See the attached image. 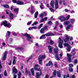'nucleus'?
<instances>
[{
  "label": "nucleus",
  "mask_w": 78,
  "mask_h": 78,
  "mask_svg": "<svg viewBox=\"0 0 78 78\" xmlns=\"http://www.w3.org/2000/svg\"><path fill=\"white\" fill-rule=\"evenodd\" d=\"M46 56L45 55H40L38 57V59L39 61V63L40 64H41L42 63V59H45V58Z\"/></svg>",
  "instance_id": "1"
},
{
  "label": "nucleus",
  "mask_w": 78,
  "mask_h": 78,
  "mask_svg": "<svg viewBox=\"0 0 78 78\" xmlns=\"http://www.w3.org/2000/svg\"><path fill=\"white\" fill-rule=\"evenodd\" d=\"M59 40L58 41L59 43L58 47L60 48H62L63 46H62V43H63V41L62 40L61 38L60 37L59 38Z\"/></svg>",
  "instance_id": "2"
},
{
  "label": "nucleus",
  "mask_w": 78,
  "mask_h": 78,
  "mask_svg": "<svg viewBox=\"0 0 78 78\" xmlns=\"http://www.w3.org/2000/svg\"><path fill=\"white\" fill-rule=\"evenodd\" d=\"M7 22L6 21H5L3 22L2 24H1V25H4V26L7 27L8 28H10L11 27V26L10 24H8L7 23Z\"/></svg>",
  "instance_id": "3"
},
{
  "label": "nucleus",
  "mask_w": 78,
  "mask_h": 78,
  "mask_svg": "<svg viewBox=\"0 0 78 78\" xmlns=\"http://www.w3.org/2000/svg\"><path fill=\"white\" fill-rule=\"evenodd\" d=\"M64 47H66L67 48H68L67 50L69 51H70V50H71V48H72V47H71V46H70V45L68 44H66V43H64Z\"/></svg>",
  "instance_id": "4"
},
{
  "label": "nucleus",
  "mask_w": 78,
  "mask_h": 78,
  "mask_svg": "<svg viewBox=\"0 0 78 78\" xmlns=\"http://www.w3.org/2000/svg\"><path fill=\"white\" fill-rule=\"evenodd\" d=\"M67 55L68 56V58H67V60L69 62H72V60H71V57L72 55V54L70 55L69 53H67Z\"/></svg>",
  "instance_id": "5"
},
{
  "label": "nucleus",
  "mask_w": 78,
  "mask_h": 78,
  "mask_svg": "<svg viewBox=\"0 0 78 78\" xmlns=\"http://www.w3.org/2000/svg\"><path fill=\"white\" fill-rule=\"evenodd\" d=\"M34 69L35 70H37V71H40V72L42 71L41 69H40V66L37 64L35 65Z\"/></svg>",
  "instance_id": "6"
},
{
  "label": "nucleus",
  "mask_w": 78,
  "mask_h": 78,
  "mask_svg": "<svg viewBox=\"0 0 78 78\" xmlns=\"http://www.w3.org/2000/svg\"><path fill=\"white\" fill-rule=\"evenodd\" d=\"M58 19L60 20L61 22H64L66 20V18H65L64 16L62 15L58 17Z\"/></svg>",
  "instance_id": "7"
},
{
  "label": "nucleus",
  "mask_w": 78,
  "mask_h": 78,
  "mask_svg": "<svg viewBox=\"0 0 78 78\" xmlns=\"http://www.w3.org/2000/svg\"><path fill=\"white\" fill-rule=\"evenodd\" d=\"M12 72L13 74H16V73H17V72H18L17 69H16V67L15 66L13 67V68L12 69Z\"/></svg>",
  "instance_id": "8"
},
{
  "label": "nucleus",
  "mask_w": 78,
  "mask_h": 78,
  "mask_svg": "<svg viewBox=\"0 0 78 78\" xmlns=\"http://www.w3.org/2000/svg\"><path fill=\"white\" fill-rule=\"evenodd\" d=\"M40 73L39 74V73H38V72H36V78H40V76H41V75H42V71H40Z\"/></svg>",
  "instance_id": "9"
},
{
  "label": "nucleus",
  "mask_w": 78,
  "mask_h": 78,
  "mask_svg": "<svg viewBox=\"0 0 78 78\" xmlns=\"http://www.w3.org/2000/svg\"><path fill=\"white\" fill-rule=\"evenodd\" d=\"M23 35L25 36H26L27 40L28 41H29V40H30L31 39V37L30 36L27 34H24Z\"/></svg>",
  "instance_id": "10"
},
{
  "label": "nucleus",
  "mask_w": 78,
  "mask_h": 78,
  "mask_svg": "<svg viewBox=\"0 0 78 78\" xmlns=\"http://www.w3.org/2000/svg\"><path fill=\"white\" fill-rule=\"evenodd\" d=\"M58 0H55V8L57 9L58 8L59 6H58Z\"/></svg>",
  "instance_id": "11"
},
{
  "label": "nucleus",
  "mask_w": 78,
  "mask_h": 78,
  "mask_svg": "<svg viewBox=\"0 0 78 78\" xmlns=\"http://www.w3.org/2000/svg\"><path fill=\"white\" fill-rule=\"evenodd\" d=\"M7 53H8V52L7 51H6L5 52L4 54V55L2 57V60L3 61H5L6 59V55H7Z\"/></svg>",
  "instance_id": "12"
},
{
  "label": "nucleus",
  "mask_w": 78,
  "mask_h": 78,
  "mask_svg": "<svg viewBox=\"0 0 78 78\" xmlns=\"http://www.w3.org/2000/svg\"><path fill=\"white\" fill-rule=\"evenodd\" d=\"M48 47L49 50V53H52V47H51V46L50 45L48 46Z\"/></svg>",
  "instance_id": "13"
},
{
  "label": "nucleus",
  "mask_w": 78,
  "mask_h": 78,
  "mask_svg": "<svg viewBox=\"0 0 78 78\" xmlns=\"http://www.w3.org/2000/svg\"><path fill=\"white\" fill-rule=\"evenodd\" d=\"M46 36L45 34H44L41 35V36L40 37V39H46Z\"/></svg>",
  "instance_id": "14"
},
{
  "label": "nucleus",
  "mask_w": 78,
  "mask_h": 78,
  "mask_svg": "<svg viewBox=\"0 0 78 78\" xmlns=\"http://www.w3.org/2000/svg\"><path fill=\"white\" fill-rule=\"evenodd\" d=\"M53 76H51V77L50 78H53V77H55L56 75V70H54V72L53 73Z\"/></svg>",
  "instance_id": "15"
},
{
  "label": "nucleus",
  "mask_w": 78,
  "mask_h": 78,
  "mask_svg": "<svg viewBox=\"0 0 78 78\" xmlns=\"http://www.w3.org/2000/svg\"><path fill=\"white\" fill-rule=\"evenodd\" d=\"M53 63L51 61H49L48 63L46 64V66L47 67V66H52Z\"/></svg>",
  "instance_id": "16"
},
{
  "label": "nucleus",
  "mask_w": 78,
  "mask_h": 78,
  "mask_svg": "<svg viewBox=\"0 0 78 78\" xmlns=\"http://www.w3.org/2000/svg\"><path fill=\"white\" fill-rule=\"evenodd\" d=\"M48 43L49 45H53V44H54V42H53V41H52L51 40H50L48 42Z\"/></svg>",
  "instance_id": "17"
},
{
  "label": "nucleus",
  "mask_w": 78,
  "mask_h": 78,
  "mask_svg": "<svg viewBox=\"0 0 78 78\" xmlns=\"http://www.w3.org/2000/svg\"><path fill=\"white\" fill-rule=\"evenodd\" d=\"M46 36H54V34H53L52 33H49L48 34H45Z\"/></svg>",
  "instance_id": "18"
},
{
  "label": "nucleus",
  "mask_w": 78,
  "mask_h": 78,
  "mask_svg": "<svg viewBox=\"0 0 78 78\" xmlns=\"http://www.w3.org/2000/svg\"><path fill=\"white\" fill-rule=\"evenodd\" d=\"M54 3H55V2L54 1L52 0L51 1V2L50 4V5L51 6L52 8H54Z\"/></svg>",
  "instance_id": "19"
},
{
  "label": "nucleus",
  "mask_w": 78,
  "mask_h": 78,
  "mask_svg": "<svg viewBox=\"0 0 78 78\" xmlns=\"http://www.w3.org/2000/svg\"><path fill=\"white\" fill-rule=\"evenodd\" d=\"M48 19V18L47 17H45L44 18L42 19V20H40V22H44V21H46Z\"/></svg>",
  "instance_id": "20"
},
{
  "label": "nucleus",
  "mask_w": 78,
  "mask_h": 78,
  "mask_svg": "<svg viewBox=\"0 0 78 78\" xmlns=\"http://www.w3.org/2000/svg\"><path fill=\"white\" fill-rule=\"evenodd\" d=\"M16 3L18 4V5H23V2H22L19 1H18Z\"/></svg>",
  "instance_id": "21"
},
{
  "label": "nucleus",
  "mask_w": 78,
  "mask_h": 78,
  "mask_svg": "<svg viewBox=\"0 0 78 78\" xmlns=\"http://www.w3.org/2000/svg\"><path fill=\"white\" fill-rule=\"evenodd\" d=\"M57 74L58 75V76L59 78H61V73L59 71H57Z\"/></svg>",
  "instance_id": "22"
},
{
  "label": "nucleus",
  "mask_w": 78,
  "mask_h": 78,
  "mask_svg": "<svg viewBox=\"0 0 78 78\" xmlns=\"http://www.w3.org/2000/svg\"><path fill=\"white\" fill-rule=\"evenodd\" d=\"M40 8L41 9H44V6L43 5V3H41V5H40Z\"/></svg>",
  "instance_id": "23"
},
{
  "label": "nucleus",
  "mask_w": 78,
  "mask_h": 78,
  "mask_svg": "<svg viewBox=\"0 0 78 78\" xmlns=\"http://www.w3.org/2000/svg\"><path fill=\"white\" fill-rule=\"evenodd\" d=\"M55 53H58V51H59L58 48H55L54 50Z\"/></svg>",
  "instance_id": "24"
},
{
  "label": "nucleus",
  "mask_w": 78,
  "mask_h": 78,
  "mask_svg": "<svg viewBox=\"0 0 78 78\" xmlns=\"http://www.w3.org/2000/svg\"><path fill=\"white\" fill-rule=\"evenodd\" d=\"M48 26L46 25L44 28H43V29L44 30L48 31Z\"/></svg>",
  "instance_id": "25"
},
{
  "label": "nucleus",
  "mask_w": 78,
  "mask_h": 78,
  "mask_svg": "<svg viewBox=\"0 0 78 78\" xmlns=\"http://www.w3.org/2000/svg\"><path fill=\"white\" fill-rule=\"evenodd\" d=\"M38 12H36L34 14V17L35 19H36L37 17V16H38Z\"/></svg>",
  "instance_id": "26"
},
{
  "label": "nucleus",
  "mask_w": 78,
  "mask_h": 78,
  "mask_svg": "<svg viewBox=\"0 0 78 78\" xmlns=\"http://www.w3.org/2000/svg\"><path fill=\"white\" fill-rule=\"evenodd\" d=\"M75 19H70V22L71 23H72L73 24V23L75 22Z\"/></svg>",
  "instance_id": "27"
},
{
  "label": "nucleus",
  "mask_w": 78,
  "mask_h": 78,
  "mask_svg": "<svg viewBox=\"0 0 78 78\" xmlns=\"http://www.w3.org/2000/svg\"><path fill=\"white\" fill-rule=\"evenodd\" d=\"M71 26H72V25H71V24H70L66 28V30H69V29H70V28L71 27Z\"/></svg>",
  "instance_id": "28"
},
{
  "label": "nucleus",
  "mask_w": 78,
  "mask_h": 78,
  "mask_svg": "<svg viewBox=\"0 0 78 78\" xmlns=\"http://www.w3.org/2000/svg\"><path fill=\"white\" fill-rule=\"evenodd\" d=\"M13 16H14V15L10 13L9 14V16L10 17V18L11 19H13Z\"/></svg>",
  "instance_id": "29"
},
{
  "label": "nucleus",
  "mask_w": 78,
  "mask_h": 78,
  "mask_svg": "<svg viewBox=\"0 0 78 78\" xmlns=\"http://www.w3.org/2000/svg\"><path fill=\"white\" fill-rule=\"evenodd\" d=\"M70 23V21H65L64 23V25H69Z\"/></svg>",
  "instance_id": "30"
},
{
  "label": "nucleus",
  "mask_w": 78,
  "mask_h": 78,
  "mask_svg": "<svg viewBox=\"0 0 78 78\" xmlns=\"http://www.w3.org/2000/svg\"><path fill=\"white\" fill-rule=\"evenodd\" d=\"M40 32L42 34H44V30L43 28L41 29L40 30Z\"/></svg>",
  "instance_id": "31"
},
{
  "label": "nucleus",
  "mask_w": 78,
  "mask_h": 78,
  "mask_svg": "<svg viewBox=\"0 0 78 78\" xmlns=\"http://www.w3.org/2000/svg\"><path fill=\"white\" fill-rule=\"evenodd\" d=\"M69 41V38H66L64 40L65 42H67Z\"/></svg>",
  "instance_id": "32"
},
{
  "label": "nucleus",
  "mask_w": 78,
  "mask_h": 78,
  "mask_svg": "<svg viewBox=\"0 0 78 78\" xmlns=\"http://www.w3.org/2000/svg\"><path fill=\"white\" fill-rule=\"evenodd\" d=\"M3 6H4V8H9V5H3Z\"/></svg>",
  "instance_id": "33"
},
{
  "label": "nucleus",
  "mask_w": 78,
  "mask_h": 78,
  "mask_svg": "<svg viewBox=\"0 0 78 78\" xmlns=\"http://www.w3.org/2000/svg\"><path fill=\"white\" fill-rule=\"evenodd\" d=\"M17 50H23V48H16Z\"/></svg>",
  "instance_id": "34"
},
{
  "label": "nucleus",
  "mask_w": 78,
  "mask_h": 78,
  "mask_svg": "<svg viewBox=\"0 0 78 78\" xmlns=\"http://www.w3.org/2000/svg\"><path fill=\"white\" fill-rule=\"evenodd\" d=\"M31 72L32 75H33V76H34V69L33 68H32L31 69Z\"/></svg>",
  "instance_id": "35"
},
{
  "label": "nucleus",
  "mask_w": 78,
  "mask_h": 78,
  "mask_svg": "<svg viewBox=\"0 0 78 78\" xmlns=\"http://www.w3.org/2000/svg\"><path fill=\"white\" fill-rule=\"evenodd\" d=\"M69 74H67V76L65 75H64V78H69Z\"/></svg>",
  "instance_id": "36"
},
{
  "label": "nucleus",
  "mask_w": 78,
  "mask_h": 78,
  "mask_svg": "<svg viewBox=\"0 0 78 78\" xmlns=\"http://www.w3.org/2000/svg\"><path fill=\"white\" fill-rule=\"evenodd\" d=\"M31 11L30 12L31 14H33L34 13V12H33V9H34V8L33 7H31Z\"/></svg>",
  "instance_id": "37"
},
{
  "label": "nucleus",
  "mask_w": 78,
  "mask_h": 78,
  "mask_svg": "<svg viewBox=\"0 0 78 78\" xmlns=\"http://www.w3.org/2000/svg\"><path fill=\"white\" fill-rule=\"evenodd\" d=\"M18 75V78H20L21 75H22V73H21V72H19V73Z\"/></svg>",
  "instance_id": "38"
},
{
  "label": "nucleus",
  "mask_w": 78,
  "mask_h": 78,
  "mask_svg": "<svg viewBox=\"0 0 78 78\" xmlns=\"http://www.w3.org/2000/svg\"><path fill=\"white\" fill-rule=\"evenodd\" d=\"M7 33H8V34L7 33H6V36H9V35L11 34V32L8 31H7Z\"/></svg>",
  "instance_id": "39"
},
{
  "label": "nucleus",
  "mask_w": 78,
  "mask_h": 78,
  "mask_svg": "<svg viewBox=\"0 0 78 78\" xmlns=\"http://www.w3.org/2000/svg\"><path fill=\"white\" fill-rule=\"evenodd\" d=\"M65 1V0H60L59 2V3L60 5H61V4H62V2H64Z\"/></svg>",
  "instance_id": "40"
},
{
  "label": "nucleus",
  "mask_w": 78,
  "mask_h": 78,
  "mask_svg": "<svg viewBox=\"0 0 78 78\" xmlns=\"http://www.w3.org/2000/svg\"><path fill=\"white\" fill-rule=\"evenodd\" d=\"M1 69H2V62H0V72H2Z\"/></svg>",
  "instance_id": "41"
},
{
  "label": "nucleus",
  "mask_w": 78,
  "mask_h": 78,
  "mask_svg": "<svg viewBox=\"0 0 78 78\" xmlns=\"http://www.w3.org/2000/svg\"><path fill=\"white\" fill-rule=\"evenodd\" d=\"M4 75L5 76H7V73L6 72V70H5L4 73Z\"/></svg>",
  "instance_id": "42"
},
{
  "label": "nucleus",
  "mask_w": 78,
  "mask_h": 78,
  "mask_svg": "<svg viewBox=\"0 0 78 78\" xmlns=\"http://www.w3.org/2000/svg\"><path fill=\"white\" fill-rule=\"evenodd\" d=\"M38 23V22H35L33 24H32V26H34L35 25H37V24Z\"/></svg>",
  "instance_id": "43"
},
{
  "label": "nucleus",
  "mask_w": 78,
  "mask_h": 78,
  "mask_svg": "<svg viewBox=\"0 0 78 78\" xmlns=\"http://www.w3.org/2000/svg\"><path fill=\"white\" fill-rule=\"evenodd\" d=\"M49 9L51 12H55V10H54V9L52 8H50Z\"/></svg>",
  "instance_id": "44"
},
{
  "label": "nucleus",
  "mask_w": 78,
  "mask_h": 78,
  "mask_svg": "<svg viewBox=\"0 0 78 78\" xmlns=\"http://www.w3.org/2000/svg\"><path fill=\"white\" fill-rule=\"evenodd\" d=\"M12 41V38H10L9 41V43H11Z\"/></svg>",
  "instance_id": "45"
},
{
  "label": "nucleus",
  "mask_w": 78,
  "mask_h": 78,
  "mask_svg": "<svg viewBox=\"0 0 78 78\" xmlns=\"http://www.w3.org/2000/svg\"><path fill=\"white\" fill-rule=\"evenodd\" d=\"M14 11H15V12H18V11H19V9H14Z\"/></svg>",
  "instance_id": "46"
},
{
  "label": "nucleus",
  "mask_w": 78,
  "mask_h": 78,
  "mask_svg": "<svg viewBox=\"0 0 78 78\" xmlns=\"http://www.w3.org/2000/svg\"><path fill=\"white\" fill-rule=\"evenodd\" d=\"M48 23L49 25H52V24H53V23H52V22H51V21H49Z\"/></svg>",
  "instance_id": "47"
},
{
  "label": "nucleus",
  "mask_w": 78,
  "mask_h": 78,
  "mask_svg": "<svg viewBox=\"0 0 78 78\" xmlns=\"http://www.w3.org/2000/svg\"><path fill=\"white\" fill-rule=\"evenodd\" d=\"M31 22H32V21L28 22V23H27V25H30L31 23Z\"/></svg>",
  "instance_id": "48"
},
{
  "label": "nucleus",
  "mask_w": 78,
  "mask_h": 78,
  "mask_svg": "<svg viewBox=\"0 0 78 78\" xmlns=\"http://www.w3.org/2000/svg\"><path fill=\"white\" fill-rule=\"evenodd\" d=\"M78 62V61L77 60V59H76L74 62V63H75V64H77V62Z\"/></svg>",
  "instance_id": "49"
},
{
  "label": "nucleus",
  "mask_w": 78,
  "mask_h": 78,
  "mask_svg": "<svg viewBox=\"0 0 78 78\" xmlns=\"http://www.w3.org/2000/svg\"><path fill=\"white\" fill-rule=\"evenodd\" d=\"M43 16H44V14L41 13L40 14V17H41V18H42L43 17Z\"/></svg>",
  "instance_id": "50"
},
{
  "label": "nucleus",
  "mask_w": 78,
  "mask_h": 78,
  "mask_svg": "<svg viewBox=\"0 0 78 78\" xmlns=\"http://www.w3.org/2000/svg\"><path fill=\"white\" fill-rule=\"evenodd\" d=\"M56 58H57L56 60H57V61H59V60H60V59H59V56L57 57H56Z\"/></svg>",
  "instance_id": "51"
},
{
  "label": "nucleus",
  "mask_w": 78,
  "mask_h": 78,
  "mask_svg": "<svg viewBox=\"0 0 78 78\" xmlns=\"http://www.w3.org/2000/svg\"><path fill=\"white\" fill-rule=\"evenodd\" d=\"M16 61L15 60H13L12 62V64H16Z\"/></svg>",
  "instance_id": "52"
},
{
  "label": "nucleus",
  "mask_w": 78,
  "mask_h": 78,
  "mask_svg": "<svg viewBox=\"0 0 78 78\" xmlns=\"http://www.w3.org/2000/svg\"><path fill=\"white\" fill-rule=\"evenodd\" d=\"M13 78H17V75L15 74H13Z\"/></svg>",
  "instance_id": "53"
},
{
  "label": "nucleus",
  "mask_w": 78,
  "mask_h": 78,
  "mask_svg": "<svg viewBox=\"0 0 78 78\" xmlns=\"http://www.w3.org/2000/svg\"><path fill=\"white\" fill-rule=\"evenodd\" d=\"M69 66L70 67H73V65L72 64H69Z\"/></svg>",
  "instance_id": "54"
},
{
  "label": "nucleus",
  "mask_w": 78,
  "mask_h": 78,
  "mask_svg": "<svg viewBox=\"0 0 78 78\" xmlns=\"http://www.w3.org/2000/svg\"><path fill=\"white\" fill-rule=\"evenodd\" d=\"M63 5L64 6H67V4H66V2H63Z\"/></svg>",
  "instance_id": "55"
},
{
  "label": "nucleus",
  "mask_w": 78,
  "mask_h": 78,
  "mask_svg": "<svg viewBox=\"0 0 78 78\" xmlns=\"http://www.w3.org/2000/svg\"><path fill=\"white\" fill-rule=\"evenodd\" d=\"M69 71L70 72H73V69L72 68H70V69H69Z\"/></svg>",
  "instance_id": "56"
},
{
  "label": "nucleus",
  "mask_w": 78,
  "mask_h": 78,
  "mask_svg": "<svg viewBox=\"0 0 78 78\" xmlns=\"http://www.w3.org/2000/svg\"><path fill=\"white\" fill-rule=\"evenodd\" d=\"M58 53H55V58H56L57 57H58Z\"/></svg>",
  "instance_id": "57"
},
{
  "label": "nucleus",
  "mask_w": 78,
  "mask_h": 78,
  "mask_svg": "<svg viewBox=\"0 0 78 78\" xmlns=\"http://www.w3.org/2000/svg\"><path fill=\"white\" fill-rule=\"evenodd\" d=\"M55 65V67H56V68H58V65H57V63H56Z\"/></svg>",
  "instance_id": "58"
},
{
  "label": "nucleus",
  "mask_w": 78,
  "mask_h": 78,
  "mask_svg": "<svg viewBox=\"0 0 78 78\" xmlns=\"http://www.w3.org/2000/svg\"><path fill=\"white\" fill-rule=\"evenodd\" d=\"M27 68L26 69V73H27V74H28V71H27Z\"/></svg>",
  "instance_id": "59"
},
{
  "label": "nucleus",
  "mask_w": 78,
  "mask_h": 78,
  "mask_svg": "<svg viewBox=\"0 0 78 78\" xmlns=\"http://www.w3.org/2000/svg\"><path fill=\"white\" fill-rule=\"evenodd\" d=\"M65 37H66V38H69V37H68V35H67V34H66L65 35Z\"/></svg>",
  "instance_id": "60"
},
{
  "label": "nucleus",
  "mask_w": 78,
  "mask_h": 78,
  "mask_svg": "<svg viewBox=\"0 0 78 78\" xmlns=\"http://www.w3.org/2000/svg\"><path fill=\"white\" fill-rule=\"evenodd\" d=\"M11 63H12V61H10L9 63V65L11 66Z\"/></svg>",
  "instance_id": "61"
},
{
  "label": "nucleus",
  "mask_w": 78,
  "mask_h": 78,
  "mask_svg": "<svg viewBox=\"0 0 78 78\" xmlns=\"http://www.w3.org/2000/svg\"><path fill=\"white\" fill-rule=\"evenodd\" d=\"M12 2L13 3H17V1L16 0H13Z\"/></svg>",
  "instance_id": "62"
},
{
  "label": "nucleus",
  "mask_w": 78,
  "mask_h": 78,
  "mask_svg": "<svg viewBox=\"0 0 78 78\" xmlns=\"http://www.w3.org/2000/svg\"><path fill=\"white\" fill-rule=\"evenodd\" d=\"M49 76H48V75H47L45 76V77L44 78H49Z\"/></svg>",
  "instance_id": "63"
},
{
  "label": "nucleus",
  "mask_w": 78,
  "mask_h": 78,
  "mask_svg": "<svg viewBox=\"0 0 78 78\" xmlns=\"http://www.w3.org/2000/svg\"><path fill=\"white\" fill-rule=\"evenodd\" d=\"M5 12H6V13L7 14H9V13L7 10H5Z\"/></svg>",
  "instance_id": "64"
}]
</instances>
